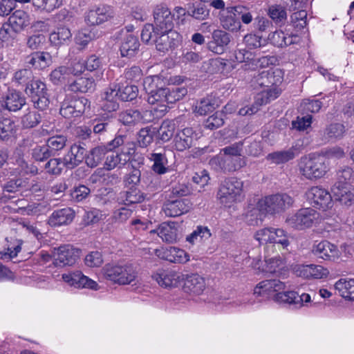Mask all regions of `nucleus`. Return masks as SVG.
Masks as SVG:
<instances>
[{
	"label": "nucleus",
	"instance_id": "obj_34",
	"mask_svg": "<svg viewBox=\"0 0 354 354\" xmlns=\"http://www.w3.org/2000/svg\"><path fill=\"white\" fill-rule=\"evenodd\" d=\"M329 272L320 265H303L300 268V275L305 278L322 279L326 277Z\"/></svg>",
	"mask_w": 354,
	"mask_h": 354
},
{
	"label": "nucleus",
	"instance_id": "obj_29",
	"mask_svg": "<svg viewBox=\"0 0 354 354\" xmlns=\"http://www.w3.org/2000/svg\"><path fill=\"white\" fill-rule=\"evenodd\" d=\"M299 153V148L292 147L287 150L277 151L268 153L266 159L276 165L284 164L293 160Z\"/></svg>",
	"mask_w": 354,
	"mask_h": 354
},
{
	"label": "nucleus",
	"instance_id": "obj_53",
	"mask_svg": "<svg viewBox=\"0 0 354 354\" xmlns=\"http://www.w3.org/2000/svg\"><path fill=\"white\" fill-rule=\"evenodd\" d=\"M176 125L173 121H163L158 131L160 139L163 142L169 141L173 137Z\"/></svg>",
	"mask_w": 354,
	"mask_h": 354
},
{
	"label": "nucleus",
	"instance_id": "obj_38",
	"mask_svg": "<svg viewBox=\"0 0 354 354\" xmlns=\"http://www.w3.org/2000/svg\"><path fill=\"white\" fill-rule=\"evenodd\" d=\"M146 195L137 187H129V190L120 193L119 199L124 205L140 203L145 201Z\"/></svg>",
	"mask_w": 354,
	"mask_h": 354
},
{
	"label": "nucleus",
	"instance_id": "obj_39",
	"mask_svg": "<svg viewBox=\"0 0 354 354\" xmlns=\"http://www.w3.org/2000/svg\"><path fill=\"white\" fill-rule=\"evenodd\" d=\"M219 106L218 100L214 96H207L200 100L196 105L195 111L201 115L212 112Z\"/></svg>",
	"mask_w": 354,
	"mask_h": 354
},
{
	"label": "nucleus",
	"instance_id": "obj_64",
	"mask_svg": "<svg viewBox=\"0 0 354 354\" xmlns=\"http://www.w3.org/2000/svg\"><path fill=\"white\" fill-rule=\"evenodd\" d=\"M90 192V189L88 187L81 185L74 187L71 193V196L73 201L80 202L89 195Z\"/></svg>",
	"mask_w": 354,
	"mask_h": 354
},
{
	"label": "nucleus",
	"instance_id": "obj_28",
	"mask_svg": "<svg viewBox=\"0 0 354 354\" xmlns=\"http://www.w3.org/2000/svg\"><path fill=\"white\" fill-rule=\"evenodd\" d=\"M26 62L35 69H44L52 64L53 59L49 53L37 51L27 56Z\"/></svg>",
	"mask_w": 354,
	"mask_h": 354
},
{
	"label": "nucleus",
	"instance_id": "obj_32",
	"mask_svg": "<svg viewBox=\"0 0 354 354\" xmlns=\"http://www.w3.org/2000/svg\"><path fill=\"white\" fill-rule=\"evenodd\" d=\"M75 217L74 211L69 207L55 211L49 218V223L52 226L68 225Z\"/></svg>",
	"mask_w": 354,
	"mask_h": 354
},
{
	"label": "nucleus",
	"instance_id": "obj_30",
	"mask_svg": "<svg viewBox=\"0 0 354 354\" xmlns=\"http://www.w3.org/2000/svg\"><path fill=\"white\" fill-rule=\"evenodd\" d=\"M8 24L10 25L12 30L18 33L30 24L28 15L24 10H15L8 18Z\"/></svg>",
	"mask_w": 354,
	"mask_h": 354
},
{
	"label": "nucleus",
	"instance_id": "obj_24",
	"mask_svg": "<svg viewBox=\"0 0 354 354\" xmlns=\"http://www.w3.org/2000/svg\"><path fill=\"white\" fill-rule=\"evenodd\" d=\"M26 103V100L21 92L15 90L9 91L5 97L2 106L9 111H17L20 110Z\"/></svg>",
	"mask_w": 354,
	"mask_h": 354
},
{
	"label": "nucleus",
	"instance_id": "obj_47",
	"mask_svg": "<svg viewBox=\"0 0 354 354\" xmlns=\"http://www.w3.org/2000/svg\"><path fill=\"white\" fill-rule=\"evenodd\" d=\"M212 165H218L221 171L224 173L232 172L237 170L239 165L236 167L233 163V157H218L211 160Z\"/></svg>",
	"mask_w": 354,
	"mask_h": 354
},
{
	"label": "nucleus",
	"instance_id": "obj_63",
	"mask_svg": "<svg viewBox=\"0 0 354 354\" xmlns=\"http://www.w3.org/2000/svg\"><path fill=\"white\" fill-rule=\"evenodd\" d=\"M35 7L50 11L61 5V0H32Z\"/></svg>",
	"mask_w": 354,
	"mask_h": 354
},
{
	"label": "nucleus",
	"instance_id": "obj_5",
	"mask_svg": "<svg viewBox=\"0 0 354 354\" xmlns=\"http://www.w3.org/2000/svg\"><path fill=\"white\" fill-rule=\"evenodd\" d=\"M327 169L326 159L323 156L310 154L301 158L299 170L308 179L322 178L326 173Z\"/></svg>",
	"mask_w": 354,
	"mask_h": 354
},
{
	"label": "nucleus",
	"instance_id": "obj_33",
	"mask_svg": "<svg viewBox=\"0 0 354 354\" xmlns=\"http://www.w3.org/2000/svg\"><path fill=\"white\" fill-rule=\"evenodd\" d=\"M174 145L178 151H183L190 148L194 143V131L191 128H185L178 132L174 138Z\"/></svg>",
	"mask_w": 354,
	"mask_h": 354
},
{
	"label": "nucleus",
	"instance_id": "obj_11",
	"mask_svg": "<svg viewBox=\"0 0 354 354\" xmlns=\"http://www.w3.org/2000/svg\"><path fill=\"white\" fill-rule=\"evenodd\" d=\"M86 145L84 142L77 141L73 144L68 152L64 156V166L73 169L86 160Z\"/></svg>",
	"mask_w": 354,
	"mask_h": 354
},
{
	"label": "nucleus",
	"instance_id": "obj_15",
	"mask_svg": "<svg viewBox=\"0 0 354 354\" xmlns=\"http://www.w3.org/2000/svg\"><path fill=\"white\" fill-rule=\"evenodd\" d=\"M62 279L69 286L77 288H89L96 290L99 288L96 281L84 275L82 272L79 270L63 274Z\"/></svg>",
	"mask_w": 354,
	"mask_h": 354
},
{
	"label": "nucleus",
	"instance_id": "obj_41",
	"mask_svg": "<svg viewBox=\"0 0 354 354\" xmlns=\"http://www.w3.org/2000/svg\"><path fill=\"white\" fill-rule=\"evenodd\" d=\"M230 11L231 10H228V8H227V15L221 16V23L223 28L230 31H236L241 27L239 17L237 16L234 10Z\"/></svg>",
	"mask_w": 354,
	"mask_h": 354
},
{
	"label": "nucleus",
	"instance_id": "obj_35",
	"mask_svg": "<svg viewBox=\"0 0 354 354\" xmlns=\"http://www.w3.org/2000/svg\"><path fill=\"white\" fill-rule=\"evenodd\" d=\"M15 122L10 118H0V140L8 143L12 141L16 133Z\"/></svg>",
	"mask_w": 354,
	"mask_h": 354
},
{
	"label": "nucleus",
	"instance_id": "obj_44",
	"mask_svg": "<svg viewBox=\"0 0 354 354\" xmlns=\"http://www.w3.org/2000/svg\"><path fill=\"white\" fill-rule=\"evenodd\" d=\"M41 120V115L38 111L28 109L21 118V124L24 129H32L37 127Z\"/></svg>",
	"mask_w": 354,
	"mask_h": 354
},
{
	"label": "nucleus",
	"instance_id": "obj_45",
	"mask_svg": "<svg viewBox=\"0 0 354 354\" xmlns=\"http://www.w3.org/2000/svg\"><path fill=\"white\" fill-rule=\"evenodd\" d=\"M36 77L30 68H21L14 73L13 82L17 85L27 87Z\"/></svg>",
	"mask_w": 354,
	"mask_h": 354
},
{
	"label": "nucleus",
	"instance_id": "obj_48",
	"mask_svg": "<svg viewBox=\"0 0 354 354\" xmlns=\"http://www.w3.org/2000/svg\"><path fill=\"white\" fill-rule=\"evenodd\" d=\"M140 111L137 109H127L119 115V120L124 125L140 122Z\"/></svg>",
	"mask_w": 354,
	"mask_h": 354
},
{
	"label": "nucleus",
	"instance_id": "obj_10",
	"mask_svg": "<svg viewBox=\"0 0 354 354\" xmlns=\"http://www.w3.org/2000/svg\"><path fill=\"white\" fill-rule=\"evenodd\" d=\"M80 250L70 245H62L54 249L53 263L56 267L71 266L79 258Z\"/></svg>",
	"mask_w": 354,
	"mask_h": 354
},
{
	"label": "nucleus",
	"instance_id": "obj_37",
	"mask_svg": "<svg viewBox=\"0 0 354 354\" xmlns=\"http://www.w3.org/2000/svg\"><path fill=\"white\" fill-rule=\"evenodd\" d=\"M68 142L67 136L63 134H55L49 137L46 144L50 150L53 156H55L59 154V151H62L66 147Z\"/></svg>",
	"mask_w": 354,
	"mask_h": 354
},
{
	"label": "nucleus",
	"instance_id": "obj_56",
	"mask_svg": "<svg viewBox=\"0 0 354 354\" xmlns=\"http://www.w3.org/2000/svg\"><path fill=\"white\" fill-rule=\"evenodd\" d=\"M63 167V158H53L45 164L44 168L48 174L57 176L62 173Z\"/></svg>",
	"mask_w": 354,
	"mask_h": 354
},
{
	"label": "nucleus",
	"instance_id": "obj_8",
	"mask_svg": "<svg viewBox=\"0 0 354 354\" xmlns=\"http://www.w3.org/2000/svg\"><path fill=\"white\" fill-rule=\"evenodd\" d=\"M294 201L287 194H277L266 196L258 202L260 211L274 214L284 211L290 207Z\"/></svg>",
	"mask_w": 354,
	"mask_h": 354
},
{
	"label": "nucleus",
	"instance_id": "obj_42",
	"mask_svg": "<svg viewBox=\"0 0 354 354\" xmlns=\"http://www.w3.org/2000/svg\"><path fill=\"white\" fill-rule=\"evenodd\" d=\"M335 288L340 296L354 301V279H341L335 283Z\"/></svg>",
	"mask_w": 354,
	"mask_h": 354
},
{
	"label": "nucleus",
	"instance_id": "obj_26",
	"mask_svg": "<svg viewBox=\"0 0 354 354\" xmlns=\"http://www.w3.org/2000/svg\"><path fill=\"white\" fill-rule=\"evenodd\" d=\"M268 39L270 44L278 48H284L297 44L299 38L297 35H287L281 30H276L269 34Z\"/></svg>",
	"mask_w": 354,
	"mask_h": 354
},
{
	"label": "nucleus",
	"instance_id": "obj_1",
	"mask_svg": "<svg viewBox=\"0 0 354 354\" xmlns=\"http://www.w3.org/2000/svg\"><path fill=\"white\" fill-rule=\"evenodd\" d=\"M161 79L158 75L145 78L143 85L148 95L147 102L151 104L160 103V111L166 112L167 106L164 103H175L183 99L187 94V89L184 86L171 88L160 86Z\"/></svg>",
	"mask_w": 354,
	"mask_h": 354
},
{
	"label": "nucleus",
	"instance_id": "obj_21",
	"mask_svg": "<svg viewBox=\"0 0 354 354\" xmlns=\"http://www.w3.org/2000/svg\"><path fill=\"white\" fill-rule=\"evenodd\" d=\"M152 278L162 287L177 286L183 279L182 275L175 271L161 270L152 275Z\"/></svg>",
	"mask_w": 354,
	"mask_h": 354
},
{
	"label": "nucleus",
	"instance_id": "obj_25",
	"mask_svg": "<svg viewBox=\"0 0 354 354\" xmlns=\"http://www.w3.org/2000/svg\"><path fill=\"white\" fill-rule=\"evenodd\" d=\"M95 82L92 77H80L68 85V91L73 93H92L95 89Z\"/></svg>",
	"mask_w": 354,
	"mask_h": 354
},
{
	"label": "nucleus",
	"instance_id": "obj_14",
	"mask_svg": "<svg viewBox=\"0 0 354 354\" xmlns=\"http://www.w3.org/2000/svg\"><path fill=\"white\" fill-rule=\"evenodd\" d=\"M286 289V285L279 279H268L259 283L254 288V294L274 300V295Z\"/></svg>",
	"mask_w": 354,
	"mask_h": 354
},
{
	"label": "nucleus",
	"instance_id": "obj_58",
	"mask_svg": "<svg viewBox=\"0 0 354 354\" xmlns=\"http://www.w3.org/2000/svg\"><path fill=\"white\" fill-rule=\"evenodd\" d=\"M68 75H70L69 68L66 66H61L50 73V79L55 84H59L64 82Z\"/></svg>",
	"mask_w": 354,
	"mask_h": 354
},
{
	"label": "nucleus",
	"instance_id": "obj_62",
	"mask_svg": "<svg viewBox=\"0 0 354 354\" xmlns=\"http://www.w3.org/2000/svg\"><path fill=\"white\" fill-rule=\"evenodd\" d=\"M50 150L47 145L37 146L32 150V157L36 161L43 162L49 158L52 157Z\"/></svg>",
	"mask_w": 354,
	"mask_h": 354
},
{
	"label": "nucleus",
	"instance_id": "obj_9",
	"mask_svg": "<svg viewBox=\"0 0 354 354\" xmlns=\"http://www.w3.org/2000/svg\"><path fill=\"white\" fill-rule=\"evenodd\" d=\"M319 218V214L312 208L299 209L295 215L286 219L287 224L297 230L311 227Z\"/></svg>",
	"mask_w": 354,
	"mask_h": 354
},
{
	"label": "nucleus",
	"instance_id": "obj_61",
	"mask_svg": "<svg viewBox=\"0 0 354 354\" xmlns=\"http://www.w3.org/2000/svg\"><path fill=\"white\" fill-rule=\"evenodd\" d=\"M46 42V37L44 34L37 33L28 37L26 46L28 48L36 50L41 48Z\"/></svg>",
	"mask_w": 354,
	"mask_h": 354
},
{
	"label": "nucleus",
	"instance_id": "obj_49",
	"mask_svg": "<svg viewBox=\"0 0 354 354\" xmlns=\"http://www.w3.org/2000/svg\"><path fill=\"white\" fill-rule=\"evenodd\" d=\"M277 236L275 228L273 227H265L257 231L254 234V239L260 244L272 243Z\"/></svg>",
	"mask_w": 354,
	"mask_h": 354
},
{
	"label": "nucleus",
	"instance_id": "obj_27",
	"mask_svg": "<svg viewBox=\"0 0 354 354\" xmlns=\"http://www.w3.org/2000/svg\"><path fill=\"white\" fill-rule=\"evenodd\" d=\"M139 47L138 38L133 34H127L121 41L120 55L122 57H132L138 53Z\"/></svg>",
	"mask_w": 354,
	"mask_h": 354
},
{
	"label": "nucleus",
	"instance_id": "obj_12",
	"mask_svg": "<svg viewBox=\"0 0 354 354\" xmlns=\"http://www.w3.org/2000/svg\"><path fill=\"white\" fill-rule=\"evenodd\" d=\"M152 178V174L144 171L143 169L141 170L133 165V168L124 176L123 181L125 186H130V187H136L142 183L143 187L151 189L153 187Z\"/></svg>",
	"mask_w": 354,
	"mask_h": 354
},
{
	"label": "nucleus",
	"instance_id": "obj_19",
	"mask_svg": "<svg viewBox=\"0 0 354 354\" xmlns=\"http://www.w3.org/2000/svg\"><path fill=\"white\" fill-rule=\"evenodd\" d=\"M113 17V12L105 6L94 7L85 15V21L89 26L100 25Z\"/></svg>",
	"mask_w": 354,
	"mask_h": 354
},
{
	"label": "nucleus",
	"instance_id": "obj_57",
	"mask_svg": "<svg viewBox=\"0 0 354 354\" xmlns=\"http://www.w3.org/2000/svg\"><path fill=\"white\" fill-rule=\"evenodd\" d=\"M128 161L125 158L122 157L120 153L112 152L109 154L105 161V166L106 169L111 170L116 167L124 165Z\"/></svg>",
	"mask_w": 354,
	"mask_h": 354
},
{
	"label": "nucleus",
	"instance_id": "obj_59",
	"mask_svg": "<svg viewBox=\"0 0 354 354\" xmlns=\"http://www.w3.org/2000/svg\"><path fill=\"white\" fill-rule=\"evenodd\" d=\"M268 14L270 18L277 23L283 22L286 19V9L280 5H273L269 8Z\"/></svg>",
	"mask_w": 354,
	"mask_h": 354
},
{
	"label": "nucleus",
	"instance_id": "obj_22",
	"mask_svg": "<svg viewBox=\"0 0 354 354\" xmlns=\"http://www.w3.org/2000/svg\"><path fill=\"white\" fill-rule=\"evenodd\" d=\"M332 192L335 200L340 204L350 206L354 203V192L349 186L338 183L334 185Z\"/></svg>",
	"mask_w": 354,
	"mask_h": 354
},
{
	"label": "nucleus",
	"instance_id": "obj_50",
	"mask_svg": "<svg viewBox=\"0 0 354 354\" xmlns=\"http://www.w3.org/2000/svg\"><path fill=\"white\" fill-rule=\"evenodd\" d=\"M299 295L295 291H280L274 295V301L279 304H298Z\"/></svg>",
	"mask_w": 354,
	"mask_h": 354
},
{
	"label": "nucleus",
	"instance_id": "obj_18",
	"mask_svg": "<svg viewBox=\"0 0 354 354\" xmlns=\"http://www.w3.org/2000/svg\"><path fill=\"white\" fill-rule=\"evenodd\" d=\"M154 253L158 257L171 263H183L189 260L187 252L176 247L156 249Z\"/></svg>",
	"mask_w": 354,
	"mask_h": 354
},
{
	"label": "nucleus",
	"instance_id": "obj_31",
	"mask_svg": "<svg viewBox=\"0 0 354 354\" xmlns=\"http://www.w3.org/2000/svg\"><path fill=\"white\" fill-rule=\"evenodd\" d=\"M71 38L72 33L66 26H59L49 35L50 44L57 47L68 44L71 41Z\"/></svg>",
	"mask_w": 354,
	"mask_h": 354
},
{
	"label": "nucleus",
	"instance_id": "obj_36",
	"mask_svg": "<svg viewBox=\"0 0 354 354\" xmlns=\"http://www.w3.org/2000/svg\"><path fill=\"white\" fill-rule=\"evenodd\" d=\"M108 149L104 145L97 146L86 153V164L91 168L97 167L104 159Z\"/></svg>",
	"mask_w": 354,
	"mask_h": 354
},
{
	"label": "nucleus",
	"instance_id": "obj_7",
	"mask_svg": "<svg viewBox=\"0 0 354 354\" xmlns=\"http://www.w3.org/2000/svg\"><path fill=\"white\" fill-rule=\"evenodd\" d=\"M24 93L33 104L35 109L44 111L49 106L48 89L46 84L41 80L35 78L24 88Z\"/></svg>",
	"mask_w": 354,
	"mask_h": 354
},
{
	"label": "nucleus",
	"instance_id": "obj_54",
	"mask_svg": "<svg viewBox=\"0 0 354 354\" xmlns=\"http://www.w3.org/2000/svg\"><path fill=\"white\" fill-rule=\"evenodd\" d=\"M117 93L121 100L124 102L132 101L137 97L138 88L135 85H127L120 88L117 91Z\"/></svg>",
	"mask_w": 354,
	"mask_h": 354
},
{
	"label": "nucleus",
	"instance_id": "obj_4",
	"mask_svg": "<svg viewBox=\"0 0 354 354\" xmlns=\"http://www.w3.org/2000/svg\"><path fill=\"white\" fill-rule=\"evenodd\" d=\"M144 38V30L141 32V39L146 44L154 45L156 50L166 53L174 49L179 44L180 35L174 30H153L151 32L150 38Z\"/></svg>",
	"mask_w": 354,
	"mask_h": 354
},
{
	"label": "nucleus",
	"instance_id": "obj_17",
	"mask_svg": "<svg viewBox=\"0 0 354 354\" xmlns=\"http://www.w3.org/2000/svg\"><path fill=\"white\" fill-rule=\"evenodd\" d=\"M308 200L314 207L325 210L331 204V196L328 191L313 187L307 193Z\"/></svg>",
	"mask_w": 354,
	"mask_h": 354
},
{
	"label": "nucleus",
	"instance_id": "obj_40",
	"mask_svg": "<svg viewBox=\"0 0 354 354\" xmlns=\"http://www.w3.org/2000/svg\"><path fill=\"white\" fill-rule=\"evenodd\" d=\"M151 232H156L163 241L167 243H174L178 239L177 229L167 223H162L157 230Z\"/></svg>",
	"mask_w": 354,
	"mask_h": 354
},
{
	"label": "nucleus",
	"instance_id": "obj_55",
	"mask_svg": "<svg viewBox=\"0 0 354 354\" xmlns=\"http://www.w3.org/2000/svg\"><path fill=\"white\" fill-rule=\"evenodd\" d=\"M345 131V127L342 124L333 123L326 128L325 133L330 139L338 140L344 136Z\"/></svg>",
	"mask_w": 354,
	"mask_h": 354
},
{
	"label": "nucleus",
	"instance_id": "obj_43",
	"mask_svg": "<svg viewBox=\"0 0 354 354\" xmlns=\"http://www.w3.org/2000/svg\"><path fill=\"white\" fill-rule=\"evenodd\" d=\"M25 187L26 181L22 178H8L1 185L3 189V198H9V196L7 195V194H15Z\"/></svg>",
	"mask_w": 354,
	"mask_h": 354
},
{
	"label": "nucleus",
	"instance_id": "obj_51",
	"mask_svg": "<svg viewBox=\"0 0 354 354\" xmlns=\"http://www.w3.org/2000/svg\"><path fill=\"white\" fill-rule=\"evenodd\" d=\"M225 116L223 111H216L205 121L204 126L210 130L216 129L223 125Z\"/></svg>",
	"mask_w": 354,
	"mask_h": 354
},
{
	"label": "nucleus",
	"instance_id": "obj_3",
	"mask_svg": "<svg viewBox=\"0 0 354 354\" xmlns=\"http://www.w3.org/2000/svg\"><path fill=\"white\" fill-rule=\"evenodd\" d=\"M153 21L152 24H147L144 30V38L149 39L153 30H173L174 27V15L164 4L156 6L153 11Z\"/></svg>",
	"mask_w": 354,
	"mask_h": 354
},
{
	"label": "nucleus",
	"instance_id": "obj_52",
	"mask_svg": "<svg viewBox=\"0 0 354 354\" xmlns=\"http://www.w3.org/2000/svg\"><path fill=\"white\" fill-rule=\"evenodd\" d=\"M155 128L145 127L142 128L138 133V142L141 147H147L153 140L156 133Z\"/></svg>",
	"mask_w": 354,
	"mask_h": 354
},
{
	"label": "nucleus",
	"instance_id": "obj_16",
	"mask_svg": "<svg viewBox=\"0 0 354 354\" xmlns=\"http://www.w3.org/2000/svg\"><path fill=\"white\" fill-rule=\"evenodd\" d=\"M169 199L164 203L162 210L165 215L169 217H176L188 212L192 208V203L188 199L172 200Z\"/></svg>",
	"mask_w": 354,
	"mask_h": 354
},
{
	"label": "nucleus",
	"instance_id": "obj_20",
	"mask_svg": "<svg viewBox=\"0 0 354 354\" xmlns=\"http://www.w3.org/2000/svg\"><path fill=\"white\" fill-rule=\"evenodd\" d=\"M231 35L222 30H214L212 40L208 42V49L216 54H222L231 41Z\"/></svg>",
	"mask_w": 354,
	"mask_h": 354
},
{
	"label": "nucleus",
	"instance_id": "obj_13",
	"mask_svg": "<svg viewBox=\"0 0 354 354\" xmlns=\"http://www.w3.org/2000/svg\"><path fill=\"white\" fill-rule=\"evenodd\" d=\"M311 252L316 257L327 261H335L339 258V251L337 246L326 240L315 241Z\"/></svg>",
	"mask_w": 354,
	"mask_h": 354
},
{
	"label": "nucleus",
	"instance_id": "obj_60",
	"mask_svg": "<svg viewBox=\"0 0 354 354\" xmlns=\"http://www.w3.org/2000/svg\"><path fill=\"white\" fill-rule=\"evenodd\" d=\"M71 101L77 117L81 116L86 109H90V102L84 97L75 98Z\"/></svg>",
	"mask_w": 354,
	"mask_h": 354
},
{
	"label": "nucleus",
	"instance_id": "obj_46",
	"mask_svg": "<svg viewBox=\"0 0 354 354\" xmlns=\"http://www.w3.org/2000/svg\"><path fill=\"white\" fill-rule=\"evenodd\" d=\"M150 160L153 162L151 167L152 170L158 174H163L167 171L166 167L167 164V158L164 153H151Z\"/></svg>",
	"mask_w": 354,
	"mask_h": 354
},
{
	"label": "nucleus",
	"instance_id": "obj_23",
	"mask_svg": "<svg viewBox=\"0 0 354 354\" xmlns=\"http://www.w3.org/2000/svg\"><path fill=\"white\" fill-rule=\"evenodd\" d=\"M205 288V279L197 274L187 276L183 285L185 292L193 295H201Z\"/></svg>",
	"mask_w": 354,
	"mask_h": 354
},
{
	"label": "nucleus",
	"instance_id": "obj_6",
	"mask_svg": "<svg viewBox=\"0 0 354 354\" xmlns=\"http://www.w3.org/2000/svg\"><path fill=\"white\" fill-rule=\"evenodd\" d=\"M243 183L236 177L227 178L221 181L217 193L221 203L230 205L239 199L243 192Z\"/></svg>",
	"mask_w": 354,
	"mask_h": 354
},
{
	"label": "nucleus",
	"instance_id": "obj_2",
	"mask_svg": "<svg viewBox=\"0 0 354 354\" xmlns=\"http://www.w3.org/2000/svg\"><path fill=\"white\" fill-rule=\"evenodd\" d=\"M103 277L120 285L130 284L138 276V268L131 263L124 265L106 264L102 270Z\"/></svg>",
	"mask_w": 354,
	"mask_h": 354
}]
</instances>
